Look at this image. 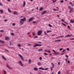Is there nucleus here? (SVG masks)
Returning <instances> with one entry per match:
<instances>
[{"mask_svg": "<svg viewBox=\"0 0 74 74\" xmlns=\"http://www.w3.org/2000/svg\"><path fill=\"white\" fill-rule=\"evenodd\" d=\"M8 11L9 12H11V11L10 10V9L8 8Z\"/></svg>", "mask_w": 74, "mask_h": 74, "instance_id": "7c9ffc66", "label": "nucleus"}, {"mask_svg": "<svg viewBox=\"0 0 74 74\" xmlns=\"http://www.w3.org/2000/svg\"><path fill=\"white\" fill-rule=\"evenodd\" d=\"M42 31L41 30L38 31V36H40V35L41 34V33H42Z\"/></svg>", "mask_w": 74, "mask_h": 74, "instance_id": "f03ea898", "label": "nucleus"}, {"mask_svg": "<svg viewBox=\"0 0 74 74\" xmlns=\"http://www.w3.org/2000/svg\"><path fill=\"white\" fill-rule=\"evenodd\" d=\"M5 40H10V38H9V37H5Z\"/></svg>", "mask_w": 74, "mask_h": 74, "instance_id": "0eeeda50", "label": "nucleus"}, {"mask_svg": "<svg viewBox=\"0 0 74 74\" xmlns=\"http://www.w3.org/2000/svg\"><path fill=\"white\" fill-rule=\"evenodd\" d=\"M60 38H63L64 37V36H59Z\"/></svg>", "mask_w": 74, "mask_h": 74, "instance_id": "b1692460", "label": "nucleus"}, {"mask_svg": "<svg viewBox=\"0 0 74 74\" xmlns=\"http://www.w3.org/2000/svg\"><path fill=\"white\" fill-rule=\"evenodd\" d=\"M34 71H37L38 70V69L37 68H34Z\"/></svg>", "mask_w": 74, "mask_h": 74, "instance_id": "2eb2a0df", "label": "nucleus"}, {"mask_svg": "<svg viewBox=\"0 0 74 74\" xmlns=\"http://www.w3.org/2000/svg\"><path fill=\"white\" fill-rule=\"evenodd\" d=\"M46 12H47V11H44L42 12L41 14L42 15H44V14H45Z\"/></svg>", "mask_w": 74, "mask_h": 74, "instance_id": "9b49d317", "label": "nucleus"}, {"mask_svg": "<svg viewBox=\"0 0 74 74\" xmlns=\"http://www.w3.org/2000/svg\"><path fill=\"white\" fill-rule=\"evenodd\" d=\"M63 49L62 48L60 49V51H62Z\"/></svg>", "mask_w": 74, "mask_h": 74, "instance_id": "09e8293b", "label": "nucleus"}, {"mask_svg": "<svg viewBox=\"0 0 74 74\" xmlns=\"http://www.w3.org/2000/svg\"><path fill=\"white\" fill-rule=\"evenodd\" d=\"M53 10H54V11H56L59 10H58V9H55V8L53 9Z\"/></svg>", "mask_w": 74, "mask_h": 74, "instance_id": "5701e85b", "label": "nucleus"}, {"mask_svg": "<svg viewBox=\"0 0 74 74\" xmlns=\"http://www.w3.org/2000/svg\"><path fill=\"white\" fill-rule=\"evenodd\" d=\"M68 29H70V26L69 25H68L67 26Z\"/></svg>", "mask_w": 74, "mask_h": 74, "instance_id": "49530a36", "label": "nucleus"}, {"mask_svg": "<svg viewBox=\"0 0 74 74\" xmlns=\"http://www.w3.org/2000/svg\"><path fill=\"white\" fill-rule=\"evenodd\" d=\"M53 51L54 52V55H59V53L55 51L54 50H53Z\"/></svg>", "mask_w": 74, "mask_h": 74, "instance_id": "20e7f679", "label": "nucleus"}, {"mask_svg": "<svg viewBox=\"0 0 74 74\" xmlns=\"http://www.w3.org/2000/svg\"><path fill=\"white\" fill-rule=\"evenodd\" d=\"M11 34L12 35V36H14V33H11Z\"/></svg>", "mask_w": 74, "mask_h": 74, "instance_id": "f704fd0d", "label": "nucleus"}, {"mask_svg": "<svg viewBox=\"0 0 74 74\" xmlns=\"http://www.w3.org/2000/svg\"><path fill=\"white\" fill-rule=\"evenodd\" d=\"M72 5V7H73V6H74V5L72 4V5Z\"/></svg>", "mask_w": 74, "mask_h": 74, "instance_id": "0e129e2a", "label": "nucleus"}, {"mask_svg": "<svg viewBox=\"0 0 74 74\" xmlns=\"http://www.w3.org/2000/svg\"><path fill=\"white\" fill-rule=\"evenodd\" d=\"M19 56L22 59V60H23V57L21 55V54H19Z\"/></svg>", "mask_w": 74, "mask_h": 74, "instance_id": "9d476101", "label": "nucleus"}, {"mask_svg": "<svg viewBox=\"0 0 74 74\" xmlns=\"http://www.w3.org/2000/svg\"><path fill=\"white\" fill-rule=\"evenodd\" d=\"M65 51H66V50L65 49H64L63 50V51H62V52H63V53L64 52H65Z\"/></svg>", "mask_w": 74, "mask_h": 74, "instance_id": "58836bf2", "label": "nucleus"}, {"mask_svg": "<svg viewBox=\"0 0 74 74\" xmlns=\"http://www.w3.org/2000/svg\"><path fill=\"white\" fill-rule=\"evenodd\" d=\"M25 5H26V2H25V1H24L23 3V7H25Z\"/></svg>", "mask_w": 74, "mask_h": 74, "instance_id": "dca6fc26", "label": "nucleus"}, {"mask_svg": "<svg viewBox=\"0 0 74 74\" xmlns=\"http://www.w3.org/2000/svg\"><path fill=\"white\" fill-rule=\"evenodd\" d=\"M18 63L21 66H23V64H22V62L21 61H20L18 62Z\"/></svg>", "mask_w": 74, "mask_h": 74, "instance_id": "7ed1b4c3", "label": "nucleus"}, {"mask_svg": "<svg viewBox=\"0 0 74 74\" xmlns=\"http://www.w3.org/2000/svg\"><path fill=\"white\" fill-rule=\"evenodd\" d=\"M49 26L50 27H52V25H51L49 24Z\"/></svg>", "mask_w": 74, "mask_h": 74, "instance_id": "ea45409f", "label": "nucleus"}, {"mask_svg": "<svg viewBox=\"0 0 74 74\" xmlns=\"http://www.w3.org/2000/svg\"><path fill=\"white\" fill-rule=\"evenodd\" d=\"M45 52H49V53H51V51L49 50H47V49H45Z\"/></svg>", "mask_w": 74, "mask_h": 74, "instance_id": "423d86ee", "label": "nucleus"}, {"mask_svg": "<svg viewBox=\"0 0 74 74\" xmlns=\"http://www.w3.org/2000/svg\"><path fill=\"white\" fill-rule=\"evenodd\" d=\"M61 74L60 71H58V74Z\"/></svg>", "mask_w": 74, "mask_h": 74, "instance_id": "a19ab883", "label": "nucleus"}, {"mask_svg": "<svg viewBox=\"0 0 74 74\" xmlns=\"http://www.w3.org/2000/svg\"><path fill=\"white\" fill-rule=\"evenodd\" d=\"M68 8H69V9H71V6H68Z\"/></svg>", "mask_w": 74, "mask_h": 74, "instance_id": "a18cd8bd", "label": "nucleus"}, {"mask_svg": "<svg viewBox=\"0 0 74 74\" xmlns=\"http://www.w3.org/2000/svg\"><path fill=\"white\" fill-rule=\"evenodd\" d=\"M44 54L45 55H46V56H47L48 55V54L46 53H44Z\"/></svg>", "mask_w": 74, "mask_h": 74, "instance_id": "79ce46f5", "label": "nucleus"}, {"mask_svg": "<svg viewBox=\"0 0 74 74\" xmlns=\"http://www.w3.org/2000/svg\"><path fill=\"white\" fill-rule=\"evenodd\" d=\"M3 71L4 72V74H6V72L4 70H3Z\"/></svg>", "mask_w": 74, "mask_h": 74, "instance_id": "2f4dec72", "label": "nucleus"}, {"mask_svg": "<svg viewBox=\"0 0 74 74\" xmlns=\"http://www.w3.org/2000/svg\"><path fill=\"white\" fill-rule=\"evenodd\" d=\"M68 63H70V61L68 60Z\"/></svg>", "mask_w": 74, "mask_h": 74, "instance_id": "bf43d9fd", "label": "nucleus"}, {"mask_svg": "<svg viewBox=\"0 0 74 74\" xmlns=\"http://www.w3.org/2000/svg\"><path fill=\"white\" fill-rule=\"evenodd\" d=\"M2 58L5 60H6V58L4 56H2Z\"/></svg>", "mask_w": 74, "mask_h": 74, "instance_id": "cd10ccee", "label": "nucleus"}, {"mask_svg": "<svg viewBox=\"0 0 74 74\" xmlns=\"http://www.w3.org/2000/svg\"><path fill=\"white\" fill-rule=\"evenodd\" d=\"M73 10H74V8H71V10L69 12L70 13H71V12H73Z\"/></svg>", "mask_w": 74, "mask_h": 74, "instance_id": "6e6552de", "label": "nucleus"}, {"mask_svg": "<svg viewBox=\"0 0 74 74\" xmlns=\"http://www.w3.org/2000/svg\"><path fill=\"white\" fill-rule=\"evenodd\" d=\"M31 62H32L31 61V60H29V63L30 64V63H31Z\"/></svg>", "mask_w": 74, "mask_h": 74, "instance_id": "bb28decb", "label": "nucleus"}, {"mask_svg": "<svg viewBox=\"0 0 74 74\" xmlns=\"http://www.w3.org/2000/svg\"><path fill=\"white\" fill-rule=\"evenodd\" d=\"M62 24L63 25H64V26H66V25L65 24H64L63 23H62Z\"/></svg>", "mask_w": 74, "mask_h": 74, "instance_id": "37998d69", "label": "nucleus"}, {"mask_svg": "<svg viewBox=\"0 0 74 74\" xmlns=\"http://www.w3.org/2000/svg\"><path fill=\"white\" fill-rule=\"evenodd\" d=\"M7 19H5L4 20L5 22H7Z\"/></svg>", "mask_w": 74, "mask_h": 74, "instance_id": "4d7b16f0", "label": "nucleus"}, {"mask_svg": "<svg viewBox=\"0 0 74 74\" xmlns=\"http://www.w3.org/2000/svg\"><path fill=\"white\" fill-rule=\"evenodd\" d=\"M43 51V49H39L38 51L39 52H41V51Z\"/></svg>", "mask_w": 74, "mask_h": 74, "instance_id": "a211bd4d", "label": "nucleus"}, {"mask_svg": "<svg viewBox=\"0 0 74 74\" xmlns=\"http://www.w3.org/2000/svg\"><path fill=\"white\" fill-rule=\"evenodd\" d=\"M70 4L71 5L72 4V3H71V2H70Z\"/></svg>", "mask_w": 74, "mask_h": 74, "instance_id": "680f3d73", "label": "nucleus"}, {"mask_svg": "<svg viewBox=\"0 0 74 74\" xmlns=\"http://www.w3.org/2000/svg\"><path fill=\"white\" fill-rule=\"evenodd\" d=\"M33 19H34L33 18H31L28 21L29 22H31V21H33Z\"/></svg>", "mask_w": 74, "mask_h": 74, "instance_id": "1a4fd4ad", "label": "nucleus"}, {"mask_svg": "<svg viewBox=\"0 0 74 74\" xmlns=\"http://www.w3.org/2000/svg\"><path fill=\"white\" fill-rule=\"evenodd\" d=\"M15 23H14L13 24V25L15 26Z\"/></svg>", "mask_w": 74, "mask_h": 74, "instance_id": "5fc2aeb1", "label": "nucleus"}, {"mask_svg": "<svg viewBox=\"0 0 74 74\" xmlns=\"http://www.w3.org/2000/svg\"><path fill=\"white\" fill-rule=\"evenodd\" d=\"M52 67H51V71H52V69H53V68H52Z\"/></svg>", "mask_w": 74, "mask_h": 74, "instance_id": "603ef678", "label": "nucleus"}, {"mask_svg": "<svg viewBox=\"0 0 74 74\" xmlns=\"http://www.w3.org/2000/svg\"><path fill=\"white\" fill-rule=\"evenodd\" d=\"M67 51H69V48H67Z\"/></svg>", "mask_w": 74, "mask_h": 74, "instance_id": "3c124183", "label": "nucleus"}, {"mask_svg": "<svg viewBox=\"0 0 74 74\" xmlns=\"http://www.w3.org/2000/svg\"><path fill=\"white\" fill-rule=\"evenodd\" d=\"M64 54V53H62L61 54V55H63Z\"/></svg>", "mask_w": 74, "mask_h": 74, "instance_id": "e2e57ef3", "label": "nucleus"}, {"mask_svg": "<svg viewBox=\"0 0 74 74\" xmlns=\"http://www.w3.org/2000/svg\"><path fill=\"white\" fill-rule=\"evenodd\" d=\"M72 20V19H71V21H70V22L71 23H74V20Z\"/></svg>", "mask_w": 74, "mask_h": 74, "instance_id": "f3484780", "label": "nucleus"}, {"mask_svg": "<svg viewBox=\"0 0 74 74\" xmlns=\"http://www.w3.org/2000/svg\"><path fill=\"white\" fill-rule=\"evenodd\" d=\"M52 0L53 1V3H55L56 2V1H57V0H55V1H54V0Z\"/></svg>", "mask_w": 74, "mask_h": 74, "instance_id": "412c9836", "label": "nucleus"}, {"mask_svg": "<svg viewBox=\"0 0 74 74\" xmlns=\"http://www.w3.org/2000/svg\"><path fill=\"white\" fill-rule=\"evenodd\" d=\"M38 38V36H36L34 37V38Z\"/></svg>", "mask_w": 74, "mask_h": 74, "instance_id": "4c0bfd02", "label": "nucleus"}, {"mask_svg": "<svg viewBox=\"0 0 74 74\" xmlns=\"http://www.w3.org/2000/svg\"><path fill=\"white\" fill-rule=\"evenodd\" d=\"M54 72H52L51 74H54Z\"/></svg>", "mask_w": 74, "mask_h": 74, "instance_id": "774afa93", "label": "nucleus"}, {"mask_svg": "<svg viewBox=\"0 0 74 74\" xmlns=\"http://www.w3.org/2000/svg\"><path fill=\"white\" fill-rule=\"evenodd\" d=\"M58 41H61V40H55L54 42H57Z\"/></svg>", "mask_w": 74, "mask_h": 74, "instance_id": "aec40b11", "label": "nucleus"}, {"mask_svg": "<svg viewBox=\"0 0 74 74\" xmlns=\"http://www.w3.org/2000/svg\"><path fill=\"white\" fill-rule=\"evenodd\" d=\"M44 33H45V35H47V33L46 32H45V31L44 32Z\"/></svg>", "mask_w": 74, "mask_h": 74, "instance_id": "c03bdc74", "label": "nucleus"}, {"mask_svg": "<svg viewBox=\"0 0 74 74\" xmlns=\"http://www.w3.org/2000/svg\"><path fill=\"white\" fill-rule=\"evenodd\" d=\"M48 69V68H46V69H45V70H47Z\"/></svg>", "mask_w": 74, "mask_h": 74, "instance_id": "13d9d810", "label": "nucleus"}, {"mask_svg": "<svg viewBox=\"0 0 74 74\" xmlns=\"http://www.w3.org/2000/svg\"><path fill=\"white\" fill-rule=\"evenodd\" d=\"M30 32H28V33H27V34H30Z\"/></svg>", "mask_w": 74, "mask_h": 74, "instance_id": "69168bd1", "label": "nucleus"}, {"mask_svg": "<svg viewBox=\"0 0 74 74\" xmlns=\"http://www.w3.org/2000/svg\"><path fill=\"white\" fill-rule=\"evenodd\" d=\"M1 32H3L4 31L3 30H1L0 31Z\"/></svg>", "mask_w": 74, "mask_h": 74, "instance_id": "864d4df0", "label": "nucleus"}, {"mask_svg": "<svg viewBox=\"0 0 74 74\" xmlns=\"http://www.w3.org/2000/svg\"><path fill=\"white\" fill-rule=\"evenodd\" d=\"M61 21H64V19H61Z\"/></svg>", "mask_w": 74, "mask_h": 74, "instance_id": "338daca9", "label": "nucleus"}, {"mask_svg": "<svg viewBox=\"0 0 74 74\" xmlns=\"http://www.w3.org/2000/svg\"><path fill=\"white\" fill-rule=\"evenodd\" d=\"M70 40H74V38H71Z\"/></svg>", "mask_w": 74, "mask_h": 74, "instance_id": "de8ad7c7", "label": "nucleus"}, {"mask_svg": "<svg viewBox=\"0 0 74 74\" xmlns=\"http://www.w3.org/2000/svg\"><path fill=\"white\" fill-rule=\"evenodd\" d=\"M32 34H33V36H35V35H36V34H35V33L34 32H33L32 33Z\"/></svg>", "mask_w": 74, "mask_h": 74, "instance_id": "a878e982", "label": "nucleus"}, {"mask_svg": "<svg viewBox=\"0 0 74 74\" xmlns=\"http://www.w3.org/2000/svg\"><path fill=\"white\" fill-rule=\"evenodd\" d=\"M39 59L40 60H42V57H40V58H39Z\"/></svg>", "mask_w": 74, "mask_h": 74, "instance_id": "72a5a7b5", "label": "nucleus"}, {"mask_svg": "<svg viewBox=\"0 0 74 74\" xmlns=\"http://www.w3.org/2000/svg\"><path fill=\"white\" fill-rule=\"evenodd\" d=\"M0 42H1V43H4V41H3V40H0Z\"/></svg>", "mask_w": 74, "mask_h": 74, "instance_id": "4be33fe9", "label": "nucleus"}, {"mask_svg": "<svg viewBox=\"0 0 74 74\" xmlns=\"http://www.w3.org/2000/svg\"><path fill=\"white\" fill-rule=\"evenodd\" d=\"M18 46L19 47H21V44H19L18 45Z\"/></svg>", "mask_w": 74, "mask_h": 74, "instance_id": "c85d7f7f", "label": "nucleus"}, {"mask_svg": "<svg viewBox=\"0 0 74 74\" xmlns=\"http://www.w3.org/2000/svg\"><path fill=\"white\" fill-rule=\"evenodd\" d=\"M7 67L8 68V69H11V68L10 67L9 65H8V64L7 65Z\"/></svg>", "mask_w": 74, "mask_h": 74, "instance_id": "4468645a", "label": "nucleus"}, {"mask_svg": "<svg viewBox=\"0 0 74 74\" xmlns=\"http://www.w3.org/2000/svg\"><path fill=\"white\" fill-rule=\"evenodd\" d=\"M14 14H16V15H17L18 14V13L16 12H14L13 13Z\"/></svg>", "mask_w": 74, "mask_h": 74, "instance_id": "393cba45", "label": "nucleus"}, {"mask_svg": "<svg viewBox=\"0 0 74 74\" xmlns=\"http://www.w3.org/2000/svg\"><path fill=\"white\" fill-rule=\"evenodd\" d=\"M60 3H63V2H64V1L63 0H62L61 1H60Z\"/></svg>", "mask_w": 74, "mask_h": 74, "instance_id": "c9c22d12", "label": "nucleus"}, {"mask_svg": "<svg viewBox=\"0 0 74 74\" xmlns=\"http://www.w3.org/2000/svg\"><path fill=\"white\" fill-rule=\"evenodd\" d=\"M37 23V22H36V21H34L33 22V23Z\"/></svg>", "mask_w": 74, "mask_h": 74, "instance_id": "8fccbe9b", "label": "nucleus"}, {"mask_svg": "<svg viewBox=\"0 0 74 74\" xmlns=\"http://www.w3.org/2000/svg\"><path fill=\"white\" fill-rule=\"evenodd\" d=\"M66 58H69V56L67 55H66Z\"/></svg>", "mask_w": 74, "mask_h": 74, "instance_id": "6e6d98bb", "label": "nucleus"}, {"mask_svg": "<svg viewBox=\"0 0 74 74\" xmlns=\"http://www.w3.org/2000/svg\"><path fill=\"white\" fill-rule=\"evenodd\" d=\"M42 9H43V8H41L40 9V11H42Z\"/></svg>", "mask_w": 74, "mask_h": 74, "instance_id": "473e14b6", "label": "nucleus"}, {"mask_svg": "<svg viewBox=\"0 0 74 74\" xmlns=\"http://www.w3.org/2000/svg\"><path fill=\"white\" fill-rule=\"evenodd\" d=\"M0 12H2V13H3V11L2 10H0Z\"/></svg>", "mask_w": 74, "mask_h": 74, "instance_id": "e433bc0d", "label": "nucleus"}, {"mask_svg": "<svg viewBox=\"0 0 74 74\" xmlns=\"http://www.w3.org/2000/svg\"><path fill=\"white\" fill-rule=\"evenodd\" d=\"M26 21V18L25 17H24L23 19H21L20 21L21 25H23V23L24 22V21Z\"/></svg>", "mask_w": 74, "mask_h": 74, "instance_id": "f257e3e1", "label": "nucleus"}, {"mask_svg": "<svg viewBox=\"0 0 74 74\" xmlns=\"http://www.w3.org/2000/svg\"><path fill=\"white\" fill-rule=\"evenodd\" d=\"M51 64H52L53 67H52V68H53V67H54V65H53V63H51Z\"/></svg>", "mask_w": 74, "mask_h": 74, "instance_id": "c756f323", "label": "nucleus"}, {"mask_svg": "<svg viewBox=\"0 0 74 74\" xmlns=\"http://www.w3.org/2000/svg\"><path fill=\"white\" fill-rule=\"evenodd\" d=\"M39 70H45V69L42 68V67H40L39 68Z\"/></svg>", "mask_w": 74, "mask_h": 74, "instance_id": "f8f14e48", "label": "nucleus"}, {"mask_svg": "<svg viewBox=\"0 0 74 74\" xmlns=\"http://www.w3.org/2000/svg\"><path fill=\"white\" fill-rule=\"evenodd\" d=\"M35 45L33 46V47H37V46H42V45H39L38 44H35Z\"/></svg>", "mask_w": 74, "mask_h": 74, "instance_id": "39448f33", "label": "nucleus"}, {"mask_svg": "<svg viewBox=\"0 0 74 74\" xmlns=\"http://www.w3.org/2000/svg\"><path fill=\"white\" fill-rule=\"evenodd\" d=\"M38 66H41V62H39L38 63Z\"/></svg>", "mask_w": 74, "mask_h": 74, "instance_id": "6ab92c4d", "label": "nucleus"}, {"mask_svg": "<svg viewBox=\"0 0 74 74\" xmlns=\"http://www.w3.org/2000/svg\"><path fill=\"white\" fill-rule=\"evenodd\" d=\"M72 35H67L65 36L66 37H71V36H72Z\"/></svg>", "mask_w": 74, "mask_h": 74, "instance_id": "ddd939ff", "label": "nucleus"}, {"mask_svg": "<svg viewBox=\"0 0 74 74\" xmlns=\"http://www.w3.org/2000/svg\"><path fill=\"white\" fill-rule=\"evenodd\" d=\"M59 38H60V37H59V36L58 37H56V38H57V39Z\"/></svg>", "mask_w": 74, "mask_h": 74, "instance_id": "052dcab7", "label": "nucleus"}]
</instances>
